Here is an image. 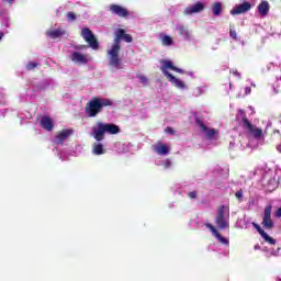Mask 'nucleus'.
Wrapping results in <instances>:
<instances>
[{"label": "nucleus", "mask_w": 281, "mask_h": 281, "mask_svg": "<svg viewBox=\"0 0 281 281\" xmlns=\"http://www.w3.org/2000/svg\"><path fill=\"white\" fill-rule=\"evenodd\" d=\"M235 196H236V199H238V201H243V191H237L235 193Z\"/></svg>", "instance_id": "7c9ffc66"}, {"label": "nucleus", "mask_w": 281, "mask_h": 281, "mask_svg": "<svg viewBox=\"0 0 281 281\" xmlns=\"http://www.w3.org/2000/svg\"><path fill=\"white\" fill-rule=\"evenodd\" d=\"M234 146H235V143L231 142L229 148H234Z\"/></svg>", "instance_id": "c03bdc74"}, {"label": "nucleus", "mask_w": 281, "mask_h": 281, "mask_svg": "<svg viewBox=\"0 0 281 281\" xmlns=\"http://www.w3.org/2000/svg\"><path fill=\"white\" fill-rule=\"evenodd\" d=\"M249 93H251V88L246 87L245 88V95H249Z\"/></svg>", "instance_id": "f704fd0d"}, {"label": "nucleus", "mask_w": 281, "mask_h": 281, "mask_svg": "<svg viewBox=\"0 0 281 281\" xmlns=\"http://www.w3.org/2000/svg\"><path fill=\"white\" fill-rule=\"evenodd\" d=\"M67 19L70 21H76V13L74 12H68L67 13Z\"/></svg>", "instance_id": "c85d7f7f"}, {"label": "nucleus", "mask_w": 281, "mask_h": 281, "mask_svg": "<svg viewBox=\"0 0 281 281\" xmlns=\"http://www.w3.org/2000/svg\"><path fill=\"white\" fill-rule=\"evenodd\" d=\"M271 210H272V206L268 205L266 206L263 212L262 225L263 227H266V229H273V220H271Z\"/></svg>", "instance_id": "ddd939ff"}, {"label": "nucleus", "mask_w": 281, "mask_h": 281, "mask_svg": "<svg viewBox=\"0 0 281 281\" xmlns=\"http://www.w3.org/2000/svg\"><path fill=\"white\" fill-rule=\"evenodd\" d=\"M237 120L240 121L241 126H244L245 131L252 135L255 139H265V133H262V130L252 125L247 117H245V111L238 110L237 113Z\"/></svg>", "instance_id": "39448f33"}, {"label": "nucleus", "mask_w": 281, "mask_h": 281, "mask_svg": "<svg viewBox=\"0 0 281 281\" xmlns=\"http://www.w3.org/2000/svg\"><path fill=\"white\" fill-rule=\"evenodd\" d=\"M270 8L271 7L269 5V1L262 0L257 9H258L260 16H267V14H269Z\"/></svg>", "instance_id": "b1692460"}, {"label": "nucleus", "mask_w": 281, "mask_h": 281, "mask_svg": "<svg viewBox=\"0 0 281 281\" xmlns=\"http://www.w3.org/2000/svg\"><path fill=\"white\" fill-rule=\"evenodd\" d=\"M278 281H281V278H279Z\"/></svg>", "instance_id": "09e8293b"}, {"label": "nucleus", "mask_w": 281, "mask_h": 281, "mask_svg": "<svg viewBox=\"0 0 281 281\" xmlns=\"http://www.w3.org/2000/svg\"><path fill=\"white\" fill-rule=\"evenodd\" d=\"M205 10V2L200 1L194 4H191L184 9V14L190 16L192 14H199V12H203Z\"/></svg>", "instance_id": "f8f14e48"}, {"label": "nucleus", "mask_w": 281, "mask_h": 281, "mask_svg": "<svg viewBox=\"0 0 281 281\" xmlns=\"http://www.w3.org/2000/svg\"><path fill=\"white\" fill-rule=\"evenodd\" d=\"M229 36H231V38H234L236 41V38H237L236 31L231 30Z\"/></svg>", "instance_id": "72a5a7b5"}, {"label": "nucleus", "mask_w": 281, "mask_h": 281, "mask_svg": "<svg viewBox=\"0 0 281 281\" xmlns=\"http://www.w3.org/2000/svg\"><path fill=\"white\" fill-rule=\"evenodd\" d=\"M81 36L86 41V43H88L89 47H91V49H98V40L95 38V35H93V32L89 30V27H85L81 30Z\"/></svg>", "instance_id": "6e6552de"}, {"label": "nucleus", "mask_w": 281, "mask_h": 281, "mask_svg": "<svg viewBox=\"0 0 281 281\" xmlns=\"http://www.w3.org/2000/svg\"><path fill=\"white\" fill-rule=\"evenodd\" d=\"M88 48H89V46H87V45H77V46H75V49H78V50L88 49Z\"/></svg>", "instance_id": "2f4dec72"}, {"label": "nucleus", "mask_w": 281, "mask_h": 281, "mask_svg": "<svg viewBox=\"0 0 281 281\" xmlns=\"http://www.w3.org/2000/svg\"><path fill=\"white\" fill-rule=\"evenodd\" d=\"M137 79L139 80L140 85H144V87H146V85H148V77H146L144 75H138Z\"/></svg>", "instance_id": "bb28decb"}, {"label": "nucleus", "mask_w": 281, "mask_h": 281, "mask_svg": "<svg viewBox=\"0 0 281 281\" xmlns=\"http://www.w3.org/2000/svg\"><path fill=\"white\" fill-rule=\"evenodd\" d=\"M104 106H113V101L106 98H92L86 105V113L89 117H95L99 113H102Z\"/></svg>", "instance_id": "20e7f679"}, {"label": "nucleus", "mask_w": 281, "mask_h": 281, "mask_svg": "<svg viewBox=\"0 0 281 281\" xmlns=\"http://www.w3.org/2000/svg\"><path fill=\"white\" fill-rule=\"evenodd\" d=\"M252 85V87H256V85L255 83H251Z\"/></svg>", "instance_id": "49530a36"}, {"label": "nucleus", "mask_w": 281, "mask_h": 281, "mask_svg": "<svg viewBox=\"0 0 281 281\" xmlns=\"http://www.w3.org/2000/svg\"><path fill=\"white\" fill-rule=\"evenodd\" d=\"M7 3H14V0H4Z\"/></svg>", "instance_id": "a19ab883"}, {"label": "nucleus", "mask_w": 281, "mask_h": 281, "mask_svg": "<svg viewBox=\"0 0 281 281\" xmlns=\"http://www.w3.org/2000/svg\"><path fill=\"white\" fill-rule=\"evenodd\" d=\"M109 10L116 16H121V19H126V16H128V10L120 4H111Z\"/></svg>", "instance_id": "4468645a"}, {"label": "nucleus", "mask_w": 281, "mask_h": 281, "mask_svg": "<svg viewBox=\"0 0 281 281\" xmlns=\"http://www.w3.org/2000/svg\"><path fill=\"white\" fill-rule=\"evenodd\" d=\"M246 146H247V145L240 143V145H239V150H244V148H245Z\"/></svg>", "instance_id": "58836bf2"}, {"label": "nucleus", "mask_w": 281, "mask_h": 281, "mask_svg": "<svg viewBox=\"0 0 281 281\" xmlns=\"http://www.w3.org/2000/svg\"><path fill=\"white\" fill-rule=\"evenodd\" d=\"M4 34L3 32H0V41L3 38Z\"/></svg>", "instance_id": "37998d69"}, {"label": "nucleus", "mask_w": 281, "mask_h": 281, "mask_svg": "<svg viewBox=\"0 0 281 281\" xmlns=\"http://www.w3.org/2000/svg\"><path fill=\"white\" fill-rule=\"evenodd\" d=\"M40 125L45 131L52 132V131H54V119H52V117H49L47 115H44L40 120Z\"/></svg>", "instance_id": "6ab92c4d"}, {"label": "nucleus", "mask_w": 281, "mask_h": 281, "mask_svg": "<svg viewBox=\"0 0 281 281\" xmlns=\"http://www.w3.org/2000/svg\"><path fill=\"white\" fill-rule=\"evenodd\" d=\"M47 36L49 38L56 40V38H63V36H65L67 34V31L58 27V29H49L46 32Z\"/></svg>", "instance_id": "aec40b11"}, {"label": "nucleus", "mask_w": 281, "mask_h": 281, "mask_svg": "<svg viewBox=\"0 0 281 281\" xmlns=\"http://www.w3.org/2000/svg\"><path fill=\"white\" fill-rule=\"evenodd\" d=\"M250 10H251V3L244 2L233 8L231 11V14L235 16L236 14H245V12H249Z\"/></svg>", "instance_id": "f3484780"}, {"label": "nucleus", "mask_w": 281, "mask_h": 281, "mask_svg": "<svg viewBox=\"0 0 281 281\" xmlns=\"http://www.w3.org/2000/svg\"><path fill=\"white\" fill-rule=\"evenodd\" d=\"M206 227L207 229H210L213 236L218 240V243H221L222 245L229 246V239L218 234V231H216V227H214L212 224H206Z\"/></svg>", "instance_id": "a211bd4d"}, {"label": "nucleus", "mask_w": 281, "mask_h": 281, "mask_svg": "<svg viewBox=\"0 0 281 281\" xmlns=\"http://www.w3.org/2000/svg\"><path fill=\"white\" fill-rule=\"evenodd\" d=\"M157 166H162L165 168V170H168V168L172 167V160L170 159H165L161 162H157Z\"/></svg>", "instance_id": "a878e982"}, {"label": "nucleus", "mask_w": 281, "mask_h": 281, "mask_svg": "<svg viewBox=\"0 0 281 281\" xmlns=\"http://www.w3.org/2000/svg\"><path fill=\"white\" fill-rule=\"evenodd\" d=\"M198 125L200 127V132L202 133V135H204V137H206V139H214L216 135H218V131L206 126L205 123H203V121L201 120L198 121Z\"/></svg>", "instance_id": "9b49d317"}, {"label": "nucleus", "mask_w": 281, "mask_h": 281, "mask_svg": "<svg viewBox=\"0 0 281 281\" xmlns=\"http://www.w3.org/2000/svg\"><path fill=\"white\" fill-rule=\"evenodd\" d=\"M153 150L156 155H160L161 157H166L170 153V146L158 142L157 144L153 145Z\"/></svg>", "instance_id": "2eb2a0df"}, {"label": "nucleus", "mask_w": 281, "mask_h": 281, "mask_svg": "<svg viewBox=\"0 0 281 281\" xmlns=\"http://www.w3.org/2000/svg\"><path fill=\"white\" fill-rule=\"evenodd\" d=\"M231 74H233V76H236V78L240 79V72H238V70L232 69Z\"/></svg>", "instance_id": "473e14b6"}, {"label": "nucleus", "mask_w": 281, "mask_h": 281, "mask_svg": "<svg viewBox=\"0 0 281 281\" xmlns=\"http://www.w3.org/2000/svg\"><path fill=\"white\" fill-rule=\"evenodd\" d=\"M265 181H267L268 192H273L280 183V177L274 171H269L263 176Z\"/></svg>", "instance_id": "0eeeda50"}, {"label": "nucleus", "mask_w": 281, "mask_h": 281, "mask_svg": "<svg viewBox=\"0 0 281 281\" xmlns=\"http://www.w3.org/2000/svg\"><path fill=\"white\" fill-rule=\"evenodd\" d=\"M276 216L277 218H281V206L277 210Z\"/></svg>", "instance_id": "c9c22d12"}, {"label": "nucleus", "mask_w": 281, "mask_h": 281, "mask_svg": "<svg viewBox=\"0 0 281 281\" xmlns=\"http://www.w3.org/2000/svg\"><path fill=\"white\" fill-rule=\"evenodd\" d=\"M160 71L167 78L168 82L172 85L179 91H188V83L186 81L175 77L170 71H176L177 74H186L181 68H177L172 61L168 59L160 60Z\"/></svg>", "instance_id": "f03ea898"}, {"label": "nucleus", "mask_w": 281, "mask_h": 281, "mask_svg": "<svg viewBox=\"0 0 281 281\" xmlns=\"http://www.w3.org/2000/svg\"><path fill=\"white\" fill-rule=\"evenodd\" d=\"M195 91L198 95H201V93H203V88H198Z\"/></svg>", "instance_id": "4c0bfd02"}, {"label": "nucleus", "mask_w": 281, "mask_h": 281, "mask_svg": "<svg viewBox=\"0 0 281 281\" xmlns=\"http://www.w3.org/2000/svg\"><path fill=\"white\" fill-rule=\"evenodd\" d=\"M5 116V112H0V117H4Z\"/></svg>", "instance_id": "79ce46f5"}, {"label": "nucleus", "mask_w": 281, "mask_h": 281, "mask_svg": "<svg viewBox=\"0 0 281 281\" xmlns=\"http://www.w3.org/2000/svg\"><path fill=\"white\" fill-rule=\"evenodd\" d=\"M254 227H256L257 232H259L261 238H263L266 243H269V245H276V239H273L265 231H262V228L258 224L254 223Z\"/></svg>", "instance_id": "412c9836"}, {"label": "nucleus", "mask_w": 281, "mask_h": 281, "mask_svg": "<svg viewBox=\"0 0 281 281\" xmlns=\"http://www.w3.org/2000/svg\"><path fill=\"white\" fill-rule=\"evenodd\" d=\"M280 251V248H278L277 250H272L270 252V256H278V252Z\"/></svg>", "instance_id": "e433bc0d"}, {"label": "nucleus", "mask_w": 281, "mask_h": 281, "mask_svg": "<svg viewBox=\"0 0 281 281\" xmlns=\"http://www.w3.org/2000/svg\"><path fill=\"white\" fill-rule=\"evenodd\" d=\"M214 16H218L223 11V4L221 2H215L212 7Z\"/></svg>", "instance_id": "393cba45"}, {"label": "nucleus", "mask_w": 281, "mask_h": 281, "mask_svg": "<svg viewBox=\"0 0 281 281\" xmlns=\"http://www.w3.org/2000/svg\"><path fill=\"white\" fill-rule=\"evenodd\" d=\"M106 133L108 135H117V133H120V126L99 121L91 127V135L94 137L95 142H102Z\"/></svg>", "instance_id": "7ed1b4c3"}, {"label": "nucleus", "mask_w": 281, "mask_h": 281, "mask_svg": "<svg viewBox=\"0 0 281 281\" xmlns=\"http://www.w3.org/2000/svg\"><path fill=\"white\" fill-rule=\"evenodd\" d=\"M36 67H38V64L36 61H30L27 65H26V69L32 70V69H36Z\"/></svg>", "instance_id": "cd10ccee"}, {"label": "nucleus", "mask_w": 281, "mask_h": 281, "mask_svg": "<svg viewBox=\"0 0 281 281\" xmlns=\"http://www.w3.org/2000/svg\"><path fill=\"white\" fill-rule=\"evenodd\" d=\"M70 60H72L75 65H87L90 63L91 57L89 56V54H82L78 50H74L70 54Z\"/></svg>", "instance_id": "9d476101"}, {"label": "nucleus", "mask_w": 281, "mask_h": 281, "mask_svg": "<svg viewBox=\"0 0 281 281\" xmlns=\"http://www.w3.org/2000/svg\"><path fill=\"white\" fill-rule=\"evenodd\" d=\"M101 140H97L92 145V154L93 155H104L106 153V148H104V145L100 143Z\"/></svg>", "instance_id": "5701e85b"}, {"label": "nucleus", "mask_w": 281, "mask_h": 281, "mask_svg": "<svg viewBox=\"0 0 281 281\" xmlns=\"http://www.w3.org/2000/svg\"><path fill=\"white\" fill-rule=\"evenodd\" d=\"M229 89H232V83H229Z\"/></svg>", "instance_id": "a18cd8bd"}, {"label": "nucleus", "mask_w": 281, "mask_h": 281, "mask_svg": "<svg viewBox=\"0 0 281 281\" xmlns=\"http://www.w3.org/2000/svg\"><path fill=\"white\" fill-rule=\"evenodd\" d=\"M114 42L108 49V59L112 71H120V69H124V64L122 63V58H120V52L122 49L120 43L122 41H125V43H133V36L126 34V30L124 29H117L114 32Z\"/></svg>", "instance_id": "f257e3e1"}, {"label": "nucleus", "mask_w": 281, "mask_h": 281, "mask_svg": "<svg viewBox=\"0 0 281 281\" xmlns=\"http://www.w3.org/2000/svg\"><path fill=\"white\" fill-rule=\"evenodd\" d=\"M71 135H74V128L61 130V131L57 132V134L55 135L54 142L58 146H63L65 144V142H67V139H69V137H71Z\"/></svg>", "instance_id": "1a4fd4ad"}, {"label": "nucleus", "mask_w": 281, "mask_h": 281, "mask_svg": "<svg viewBox=\"0 0 281 281\" xmlns=\"http://www.w3.org/2000/svg\"><path fill=\"white\" fill-rule=\"evenodd\" d=\"M277 150L281 153V144L277 146Z\"/></svg>", "instance_id": "ea45409f"}, {"label": "nucleus", "mask_w": 281, "mask_h": 281, "mask_svg": "<svg viewBox=\"0 0 281 281\" xmlns=\"http://www.w3.org/2000/svg\"><path fill=\"white\" fill-rule=\"evenodd\" d=\"M0 104H3V101H0Z\"/></svg>", "instance_id": "de8ad7c7"}, {"label": "nucleus", "mask_w": 281, "mask_h": 281, "mask_svg": "<svg viewBox=\"0 0 281 281\" xmlns=\"http://www.w3.org/2000/svg\"><path fill=\"white\" fill-rule=\"evenodd\" d=\"M159 41L161 42V45H164V47H172V45H175V40H172V37H170L169 35H166V33L159 34Z\"/></svg>", "instance_id": "4be33fe9"}, {"label": "nucleus", "mask_w": 281, "mask_h": 281, "mask_svg": "<svg viewBox=\"0 0 281 281\" xmlns=\"http://www.w3.org/2000/svg\"><path fill=\"white\" fill-rule=\"evenodd\" d=\"M188 196H189V199H196L198 193H196V191H191V192H189Z\"/></svg>", "instance_id": "c756f323"}, {"label": "nucleus", "mask_w": 281, "mask_h": 281, "mask_svg": "<svg viewBox=\"0 0 281 281\" xmlns=\"http://www.w3.org/2000/svg\"><path fill=\"white\" fill-rule=\"evenodd\" d=\"M176 30L178 34L186 41H193L194 36L192 35V31H190L187 26H183V24H178Z\"/></svg>", "instance_id": "dca6fc26"}, {"label": "nucleus", "mask_w": 281, "mask_h": 281, "mask_svg": "<svg viewBox=\"0 0 281 281\" xmlns=\"http://www.w3.org/2000/svg\"><path fill=\"white\" fill-rule=\"evenodd\" d=\"M215 225L218 229H228L229 227V207L220 206L215 217Z\"/></svg>", "instance_id": "423d86ee"}]
</instances>
